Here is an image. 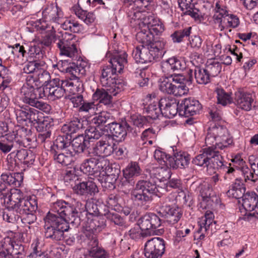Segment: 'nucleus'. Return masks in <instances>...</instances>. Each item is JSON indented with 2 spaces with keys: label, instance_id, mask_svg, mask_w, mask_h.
<instances>
[{
  "label": "nucleus",
  "instance_id": "39448f33",
  "mask_svg": "<svg viewBox=\"0 0 258 258\" xmlns=\"http://www.w3.org/2000/svg\"><path fill=\"white\" fill-rule=\"evenodd\" d=\"M158 189L156 182L152 180L138 181L135 188L131 193V198L138 205H144L157 196Z\"/></svg>",
  "mask_w": 258,
  "mask_h": 258
},
{
  "label": "nucleus",
  "instance_id": "680f3d73",
  "mask_svg": "<svg viewBox=\"0 0 258 258\" xmlns=\"http://www.w3.org/2000/svg\"><path fill=\"white\" fill-rule=\"evenodd\" d=\"M86 136L87 139H98L102 135V132L98 130L95 126H89L85 130Z\"/></svg>",
  "mask_w": 258,
  "mask_h": 258
},
{
  "label": "nucleus",
  "instance_id": "b1692460",
  "mask_svg": "<svg viewBox=\"0 0 258 258\" xmlns=\"http://www.w3.org/2000/svg\"><path fill=\"white\" fill-rule=\"evenodd\" d=\"M83 227L84 230L94 235L99 233L106 227V221L99 217L91 219L89 217L83 222Z\"/></svg>",
  "mask_w": 258,
  "mask_h": 258
},
{
  "label": "nucleus",
  "instance_id": "5701e85b",
  "mask_svg": "<svg viewBox=\"0 0 258 258\" xmlns=\"http://www.w3.org/2000/svg\"><path fill=\"white\" fill-rule=\"evenodd\" d=\"M32 133L30 130L24 126L19 127L15 132L9 134V139L13 141L17 148L25 147L26 141L29 142L31 140L29 136Z\"/></svg>",
  "mask_w": 258,
  "mask_h": 258
},
{
  "label": "nucleus",
  "instance_id": "412c9836",
  "mask_svg": "<svg viewBox=\"0 0 258 258\" xmlns=\"http://www.w3.org/2000/svg\"><path fill=\"white\" fill-rule=\"evenodd\" d=\"M161 67L165 74L170 76L175 72L184 70L186 68V64L183 60L176 57H172L163 62Z\"/></svg>",
  "mask_w": 258,
  "mask_h": 258
},
{
  "label": "nucleus",
  "instance_id": "f8f14e48",
  "mask_svg": "<svg viewBox=\"0 0 258 258\" xmlns=\"http://www.w3.org/2000/svg\"><path fill=\"white\" fill-rule=\"evenodd\" d=\"M164 251V241L160 237L152 238L145 245L144 253L146 258H160Z\"/></svg>",
  "mask_w": 258,
  "mask_h": 258
},
{
  "label": "nucleus",
  "instance_id": "393cba45",
  "mask_svg": "<svg viewBox=\"0 0 258 258\" xmlns=\"http://www.w3.org/2000/svg\"><path fill=\"white\" fill-rule=\"evenodd\" d=\"M57 46L60 50L61 55H66L73 59L75 57L77 58L78 50L76 45L71 40L59 39Z\"/></svg>",
  "mask_w": 258,
  "mask_h": 258
},
{
  "label": "nucleus",
  "instance_id": "338daca9",
  "mask_svg": "<svg viewBox=\"0 0 258 258\" xmlns=\"http://www.w3.org/2000/svg\"><path fill=\"white\" fill-rule=\"evenodd\" d=\"M131 119L133 124L138 127H143L144 125H147L148 123L150 122L148 118L144 116H133Z\"/></svg>",
  "mask_w": 258,
  "mask_h": 258
},
{
  "label": "nucleus",
  "instance_id": "c85d7f7f",
  "mask_svg": "<svg viewBox=\"0 0 258 258\" xmlns=\"http://www.w3.org/2000/svg\"><path fill=\"white\" fill-rule=\"evenodd\" d=\"M86 63L82 60H77L76 62H70L64 70L66 73L72 75V77L78 79L85 75Z\"/></svg>",
  "mask_w": 258,
  "mask_h": 258
},
{
  "label": "nucleus",
  "instance_id": "603ef678",
  "mask_svg": "<svg viewBox=\"0 0 258 258\" xmlns=\"http://www.w3.org/2000/svg\"><path fill=\"white\" fill-rule=\"evenodd\" d=\"M191 27H188L183 29L175 31L171 35V37L174 43H180L183 40L184 38L188 37L191 33Z\"/></svg>",
  "mask_w": 258,
  "mask_h": 258
},
{
  "label": "nucleus",
  "instance_id": "49530a36",
  "mask_svg": "<svg viewBox=\"0 0 258 258\" xmlns=\"http://www.w3.org/2000/svg\"><path fill=\"white\" fill-rule=\"evenodd\" d=\"M28 61V62L25 64L23 69V73L26 74H33V75H34L40 68H42L45 65L44 61L30 59Z\"/></svg>",
  "mask_w": 258,
  "mask_h": 258
},
{
  "label": "nucleus",
  "instance_id": "a878e982",
  "mask_svg": "<svg viewBox=\"0 0 258 258\" xmlns=\"http://www.w3.org/2000/svg\"><path fill=\"white\" fill-rule=\"evenodd\" d=\"M166 166L173 169L177 168L183 169L187 167L189 162V159L185 154L176 153L173 156L168 157V160L165 161Z\"/></svg>",
  "mask_w": 258,
  "mask_h": 258
},
{
  "label": "nucleus",
  "instance_id": "a18cd8bd",
  "mask_svg": "<svg viewBox=\"0 0 258 258\" xmlns=\"http://www.w3.org/2000/svg\"><path fill=\"white\" fill-rule=\"evenodd\" d=\"M74 12L76 16L86 24H90L94 22L96 16L93 13L87 12V10L75 8Z\"/></svg>",
  "mask_w": 258,
  "mask_h": 258
},
{
  "label": "nucleus",
  "instance_id": "c03bdc74",
  "mask_svg": "<svg viewBox=\"0 0 258 258\" xmlns=\"http://www.w3.org/2000/svg\"><path fill=\"white\" fill-rule=\"evenodd\" d=\"M140 168L136 162L130 164L123 170V177L126 179H134L140 174Z\"/></svg>",
  "mask_w": 258,
  "mask_h": 258
},
{
  "label": "nucleus",
  "instance_id": "7c9ffc66",
  "mask_svg": "<svg viewBox=\"0 0 258 258\" xmlns=\"http://www.w3.org/2000/svg\"><path fill=\"white\" fill-rule=\"evenodd\" d=\"M237 106L245 111H249L251 108V103L253 99L251 94L241 92L235 93V98Z\"/></svg>",
  "mask_w": 258,
  "mask_h": 258
},
{
  "label": "nucleus",
  "instance_id": "9b49d317",
  "mask_svg": "<svg viewBox=\"0 0 258 258\" xmlns=\"http://www.w3.org/2000/svg\"><path fill=\"white\" fill-rule=\"evenodd\" d=\"M61 140L67 144L68 147L72 151L75 156L76 154L84 152L90 146V141L83 135H80L72 140V137L69 135L60 136Z\"/></svg>",
  "mask_w": 258,
  "mask_h": 258
},
{
  "label": "nucleus",
  "instance_id": "20e7f679",
  "mask_svg": "<svg viewBox=\"0 0 258 258\" xmlns=\"http://www.w3.org/2000/svg\"><path fill=\"white\" fill-rule=\"evenodd\" d=\"M79 86L74 85V83L68 80H60L59 78L53 79L42 87V96L52 100L60 98L67 92L74 94L75 91H78Z\"/></svg>",
  "mask_w": 258,
  "mask_h": 258
},
{
  "label": "nucleus",
  "instance_id": "c9c22d12",
  "mask_svg": "<svg viewBox=\"0 0 258 258\" xmlns=\"http://www.w3.org/2000/svg\"><path fill=\"white\" fill-rule=\"evenodd\" d=\"M114 120V118L110 113L107 111H102L96 115L92 119L91 122L96 126H105L107 128Z\"/></svg>",
  "mask_w": 258,
  "mask_h": 258
},
{
  "label": "nucleus",
  "instance_id": "e433bc0d",
  "mask_svg": "<svg viewBox=\"0 0 258 258\" xmlns=\"http://www.w3.org/2000/svg\"><path fill=\"white\" fill-rule=\"evenodd\" d=\"M12 53L14 54V60L17 65L23 64L28 60L27 48L19 43L16 44L13 47Z\"/></svg>",
  "mask_w": 258,
  "mask_h": 258
},
{
  "label": "nucleus",
  "instance_id": "a211bd4d",
  "mask_svg": "<svg viewBox=\"0 0 258 258\" xmlns=\"http://www.w3.org/2000/svg\"><path fill=\"white\" fill-rule=\"evenodd\" d=\"M139 226L141 229L148 231L151 235L154 234L155 229L159 228L161 225V220L155 214L149 213L142 217L139 220Z\"/></svg>",
  "mask_w": 258,
  "mask_h": 258
},
{
  "label": "nucleus",
  "instance_id": "2eb2a0df",
  "mask_svg": "<svg viewBox=\"0 0 258 258\" xmlns=\"http://www.w3.org/2000/svg\"><path fill=\"white\" fill-rule=\"evenodd\" d=\"M115 146L111 137L105 135L96 143L93 148L92 153L98 156L107 157L114 152Z\"/></svg>",
  "mask_w": 258,
  "mask_h": 258
},
{
  "label": "nucleus",
  "instance_id": "ea45409f",
  "mask_svg": "<svg viewBox=\"0 0 258 258\" xmlns=\"http://www.w3.org/2000/svg\"><path fill=\"white\" fill-rule=\"evenodd\" d=\"M178 3L184 15H189L195 20L199 19V10L194 8V6L192 4L190 3L183 2L182 0H178Z\"/></svg>",
  "mask_w": 258,
  "mask_h": 258
},
{
  "label": "nucleus",
  "instance_id": "bf43d9fd",
  "mask_svg": "<svg viewBox=\"0 0 258 258\" xmlns=\"http://www.w3.org/2000/svg\"><path fill=\"white\" fill-rule=\"evenodd\" d=\"M200 194L203 201L208 202L211 198L212 189L209 184H201L199 186Z\"/></svg>",
  "mask_w": 258,
  "mask_h": 258
},
{
  "label": "nucleus",
  "instance_id": "2f4dec72",
  "mask_svg": "<svg viewBox=\"0 0 258 258\" xmlns=\"http://www.w3.org/2000/svg\"><path fill=\"white\" fill-rule=\"evenodd\" d=\"M7 199L6 203L8 209L14 210L24 199V197L23 192L20 189L14 188L11 190Z\"/></svg>",
  "mask_w": 258,
  "mask_h": 258
},
{
  "label": "nucleus",
  "instance_id": "3c124183",
  "mask_svg": "<svg viewBox=\"0 0 258 258\" xmlns=\"http://www.w3.org/2000/svg\"><path fill=\"white\" fill-rule=\"evenodd\" d=\"M125 86L124 82L121 79L113 78V80L108 84V87L110 88L109 89L110 93L113 95L115 96L117 94L123 90Z\"/></svg>",
  "mask_w": 258,
  "mask_h": 258
},
{
  "label": "nucleus",
  "instance_id": "e2e57ef3",
  "mask_svg": "<svg viewBox=\"0 0 258 258\" xmlns=\"http://www.w3.org/2000/svg\"><path fill=\"white\" fill-rule=\"evenodd\" d=\"M88 252L90 256L94 258H108L109 257L107 252L99 246L95 249L89 250Z\"/></svg>",
  "mask_w": 258,
  "mask_h": 258
},
{
  "label": "nucleus",
  "instance_id": "de8ad7c7",
  "mask_svg": "<svg viewBox=\"0 0 258 258\" xmlns=\"http://www.w3.org/2000/svg\"><path fill=\"white\" fill-rule=\"evenodd\" d=\"M205 69L211 78L215 77L220 73L222 64L217 61L210 60L207 61Z\"/></svg>",
  "mask_w": 258,
  "mask_h": 258
},
{
  "label": "nucleus",
  "instance_id": "052dcab7",
  "mask_svg": "<svg viewBox=\"0 0 258 258\" xmlns=\"http://www.w3.org/2000/svg\"><path fill=\"white\" fill-rule=\"evenodd\" d=\"M6 140L0 141V150L4 153H7L12 149H18L13 141L9 139V134L6 135Z\"/></svg>",
  "mask_w": 258,
  "mask_h": 258
},
{
  "label": "nucleus",
  "instance_id": "c756f323",
  "mask_svg": "<svg viewBox=\"0 0 258 258\" xmlns=\"http://www.w3.org/2000/svg\"><path fill=\"white\" fill-rule=\"evenodd\" d=\"M37 209V203L35 198L24 199L13 211L21 215L30 212H34Z\"/></svg>",
  "mask_w": 258,
  "mask_h": 258
},
{
  "label": "nucleus",
  "instance_id": "423d86ee",
  "mask_svg": "<svg viewBox=\"0 0 258 258\" xmlns=\"http://www.w3.org/2000/svg\"><path fill=\"white\" fill-rule=\"evenodd\" d=\"M127 54L125 52L114 55L110 59V64L103 67L100 77V82L103 86H108L113 78L116 77V73H121L127 65Z\"/></svg>",
  "mask_w": 258,
  "mask_h": 258
},
{
  "label": "nucleus",
  "instance_id": "dca6fc26",
  "mask_svg": "<svg viewBox=\"0 0 258 258\" xmlns=\"http://www.w3.org/2000/svg\"><path fill=\"white\" fill-rule=\"evenodd\" d=\"M2 246L14 258H25L26 254L24 245L21 242L16 241L9 237L4 239Z\"/></svg>",
  "mask_w": 258,
  "mask_h": 258
},
{
  "label": "nucleus",
  "instance_id": "4468645a",
  "mask_svg": "<svg viewBox=\"0 0 258 258\" xmlns=\"http://www.w3.org/2000/svg\"><path fill=\"white\" fill-rule=\"evenodd\" d=\"M178 104V101L175 98L171 96L162 97L159 101V106L161 109V114L168 118H173L177 112L179 114Z\"/></svg>",
  "mask_w": 258,
  "mask_h": 258
},
{
  "label": "nucleus",
  "instance_id": "6e6552de",
  "mask_svg": "<svg viewBox=\"0 0 258 258\" xmlns=\"http://www.w3.org/2000/svg\"><path fill=\"white\" fill-rule=\"evenodd\" d=\"M20 93V97L23 102L45 112H48L50 110V105L38 100L39 98H44L42 96V87L35 88L27 83L22 87Z\"/></svg>",
  "mask_w": 258,
  "mask_h": 258
},
{
  "label": "nucleus",
  "instance_id": "1a4fd4ad",
  "mask_svg": "<svg viewBox=\"0 0 258 258\" xmlns=\"http://www.w3.org/2000/svg\"><path fill=\"white\" fill-rule=\"evenodd\" d=\"M66 144L61 140L60 136H58L54 141L50 151L54 160L64 166L70 165L75 156Z\"/></svg>",
  "mask_w": 258,
  "mask_h": 258
},
{
  "label": "nucleus",
  "instance_id": "0eeeda50",
  "mask_svg": "<svg viewBox=\"0 0 258 258\" xmlns=\"http://www.w3.org/2000/svg\"><path fill=\"white\" fill-rule=\"evenodd\" d=\"M166 42H155L150 46L141 45L137 46L133 50L132 55L138 63H146L151 62L156 58L163 55L165 51L164 50Z\"/></svg>",
  "mask_w": 258,
  "mask_h": 258
},
{
  "label": "nucleus",
  "instance_id": "4c0bfd02",
  "mask_svg": "<svg viewBox=\"0 0 258 258\" xmlns=\"http://www.w3.org/2000/svg\"><path fill=\"white\" fill-rule=\"evenodd\" d=\"M246 188L240 180L236 179L235 182L232 185L231 188L227 192L229 197L240 199L245 196Z\"/></svg>",
  "mask_w": 258,
  "mask_h": 258
},
{
  "label": "nucleus",
  "instance_id": "aec40b11",
  "mask_svg": "<svg viewBox=\"0 0 258 258\" xmlns=\"http://www.w3.org/2000/svg\"><path fill=\"white\" fill-rule=\"evenodd\" d=\"M202 105L196 100L185 99L179 105V115L189 117L199 113Z\"/></svg>",
  "mask_w": 258,
  "mask_h": 258
},
{
  "label": "nucleus",
  "instance_id": "13d9d810",
  "mask_svg": "<svg viewBox=\"0 0 258 258\" xmlns=\"http://www.w3.org/2000/svg\"><path fill=\"white\" fill-rule=\"evenodd\" d=\"M33 156L32 153L30 151H28L26 149H21L18 150L15 158L20 161H23L25 164L30 163V160L31 161L32 159H30Z\"/></svg>",
  "mask_w": 258,
  "mask_h": 258
},
{
  "label": "nucleus",
  "instance_id": "f3484780",
  "mask_svg": "<svg viewBox=\"0 0 258 258\" xmlns=\"http://www.w3.org/2000/svg\"><path fill=\"white\" fill-rule=\"evenodd\" d=\"M158 214L171 225L177 223L182 216L181 211L178 207H173L167 204L159 208Z\"/></svg>",
  "mask_w": 258,
  "mask_h": 258
},
{
  "label": "nucleus",
  "instance_id": "f257e3e1",
  "mask_svg": "<svg viewBox=\"0 0 258 258\" xmlns=\"http://www.w3.org/2000/svg\"><path fill=\"white\" fill-rule=\"evenodd\" d=\"M81 202H77L71 205L63 201L53 203L52 210L56 214L48 212L44 218V236L53 241L62 239L64 232L69 229V224L78 227L81 223Z\"/></svg>",
  "mask_w": 258,
  "mask_h": 258
},
{
  "label": "nucleus",
  "instance_id": "72a5a7b5",
  "mask_svg": "<svg viewBox=\"0 0 258 258\" xmlns=\"http://www.w3.org/2000/svg\"><path fill=\"white\" fill-rule=\"evenodd\" d=\"M2 181L9 185L19 187L23 180V175L22 173H7L1 175Z\"/></svg>",
  "mask_w": 258,
  "mask_h": 258
},
{
  "label": "nucleus",
  "instance_id": "a19ab883",
  "mask_svg": "<svg viewBox=\"0 0 258 258\" xmlns=\"http://www.w3.org/2000/svg\"><path fill=\"white\" fill-rule=\"evenodd\" d=\"M93 99L94 101H98L99 103L105 105L112 103V97L111 95L103 88L97 89L93 94Z\"/></svg>",
  "mask_w": 258,
  "mask_h": 258
},
{
  "label": "nucleus",
  "instance_id": "9d476101",
  "mask_svg": "<svg viewBox=\"0 0 258 258\" xmlns=\"http://www.w3.org/2000/svg\"><path fill=\"white\" fill-rule=\"evenodd\" d=\"M228 130L226 127L222 125H215L209 128L207 135L205 139L206 143L211 144L214 141L217 140L219 143H216V147L223 149L232 143V140L228 138Z\"/></svg>",
  "mask_w": 258,
  "mask_h": 258
},
{
  "label": "nucleus",
  "instance_id": "ddd939ff",
  "mask_svg": "<svg viewBox=\"0 0 258 258\" xmlns=\"http://www.w3.org/2000/svg\"><path fill=\"white\" fill-rule=\"evenodd\" d=\"M105 170L104 171L103 170L102 172L99 173L97 179L104 188L114 189L120 171L117 169H114V172H112L113 168L109 166L105 167Z\"/></svg>",
  "mask_w": 258,
  "mask_h": 258
},
{
  "label": "nucleus",
  "instance_id": "f03ea898",
  "mask_svg": "<svg viewBox=\"0 0 258 258\" xmlns=\"http://www.w3.org/2000/svg\"><path fill=\"white\" fill-rule=\"evenodd\" d=\"M187 73L186 77L180 73H173L165 77L160 84V90L175 96L186 94L188 91L187 86H190L193 81V71L189 69Z\"/></svg>",
  "mask_w": 258,
  "mask_h": 258
},
{
  "label": "nucleus",
  "instance_id": "bb28decb",
  "mask_svg": "<svg viewBox=\"0 0 258 258\" xmlns=\"http://www.w3.org/2000/svg\"><path fill=\"white\" fill-rule=\"evenodd\" d=\"M86 120L77 117H74L70 122L64 124L61 128L63 132H66V135L71 136L72 134L82 132L85 130Z\"/></svg>",
  "mask_w": 258,
  "mask_h": 258
},
{
  "label": "nucleus",
  "instance_id": "37998d69",
  "mask_svg": "<svg viewBox=\"0 0 258 258\" xmlns=\"http://www.w3.org/2000/svg\"><path fill=\"white\" fill-rule=\"evenodd\" d=\"M195 78L197 82L200 84H206L210 82L211 77L205 68L196 67L194 70Z\"/></svg>",
  "mask_w": 258,
  "mask_h": 258
},
{
  "label": "nucleus",
  "instance_id": "774afa93",
  "mask_svg": "<svg viewBox=\"0 0 258 258\" xmlns=\"http://www.w3.org/2000/svg\"><path fill=\"white\" fill-rule=\"evenodd\" d=\"M107 219L114 223V224L119 226H122L124 223L123 218L116 213L110 212V213H108L107 216Z\"/></svg>",
  "mask_w": 258,
  "mask_h": 258
},
{
  "label": "nucleus",
  "instance_id": "58836bf2",
  "mask_svg": "<svg viewBox=\"0 0 258 258\" xmlns=\"http://www.w3.org/2000/svg\"><path fill=\"white\" fill-rule=\"evenodd\" d=\"M99 203H95L93 202H88L85 205L82 204V206L80 207L81 213H79L81 218V222L83 221V216H87L88 215L95 216L97 217V212H99Z\"/></svg>",
  "mask_w": 258,
  "mask_h": 258
},
{
  "label": "nucleus",
  "instance_id": "09e8293b",
  "mask_svg": "<svg viewBox=\"0 0 258 258\" xmlns=\"http://www.w3.org/2000/svg\"><path fill=\"white\" fill-rule=\"evenodd\" d=\"M43 13L45 16H47L50 20L57 23H59V19L62 17L61 11L57 6L48 7Z\"/></svg>",
  "mask_w": 258,
  "mask_h": 258
},
{
  "label": "nucleus",
  "instance_id": "864d4df0",
  "mask_svg": "<svg viewBox=\"0 0 258 258\" xmlns=\"http://www.w3.org/2000/svg\"><path fill=\"white\" fill-rule=\"evenodd\" d=\"M147 115L146 116L148 118V120L151 121L157 119L159 115L161 114V109L159 106L154 104H150L146 108Z\"/></svg>",
  "mask_w": 258,
  "mask_h": 258
},
{
  "label": "nucleus",
  "instance_id": "79ce46f5",
  "mask_svg": "<svg viewBox=\"0 0 258 258\" xmlns=\"http://www.w3.org/2000/svg\"><path fill=\"white\" fill-rule=\"evenodd\" d=\"M28 60H34L41 61L44 57V53L42 50L41 46L39 44L30 45L27 46Z\"/></svg>",
  "mask_w": 258,
  "mask_h": 258
},
{
  "label": "nucleus",
  "instance_id": "4be33fe9",
  "mask_svg": "<svg viewBox=\"0 0 258 258\" xmlns=\"http://www.w3.org/2000/svg\"><path fill=\"white\" fill-rule=\"evenodd\" d=\"M73 189L75 193L80 196L89 197L94 196L99 190L94 181L88 180L76 183Z\"/></svg>",
  "mask_w": 258,
  "mask_h": 258
},
{
  "label": "nucleus",
  "instance_id": "f704fd0d",
  "mask_svg": "<svg viewBox=\"0 0 258 258\" xmlns=\"http://www.w3.org/2000/svg\"><path fill=\"white\" fill-rule=\"evenodd\" d=\"M242 206L247 211L255 209L258 204V195L253 191H248L242 199Z\"/></svg>",
  "mask_w": 258,
  "mask_h": 258
},
{
  "label": "nucleus",
  "instance_id": "6ab92c4d",
  "mask_svg": "<svg viewBox=\"0 0 258 258\" xmlns=\"http://www.w3.org/2000/svg\"><path fill=\"white\" fill-rule=\"evenodd\" d=\"M125 127L127 130H131V126L126 122L120 124L115 122L114 120L110 125L108 126V128H106L107 131L110 134L107 136H111L112 141L115 140L117 142H120L123 140L126 136Z\"/></svg>",
  "mask_w": 258,
  "mask_h": 258
},
{
  "label": "nucleus",
  "instance_id": "7ed1b4c3",
  "mask_svg": "<svg viewBox=\"0 0 258 258\" xmlns=\"http://www.w3.org/2000/svg\"><path fill=\"white\" fill-rule=\"evenodd\" d=\"M216 147H209L203 149L202 153L197 155L193 163L200 166L206 167L210 173H216V170H224L227 166L224 164L222 156L216 150Z\"/></svg>",
  "mask_w": 258,
  "mask_h": 258
},
{
  "label": "nucleus",
  "instance_id": "6e6d98bb",
  "mask_svg": "<svg viewBox=\"0 0 258 258\" xmlns=\"http://www.w3.org/2000/svg\"><path fill=\"white\" fill-rule=\"evenodd\" d=\"M168 166L157 167L153 169V174L160 180H164L170 177V170Z\"/></svg>",
  "mask_w": 258,
  "mask_h": 258
},
{
  "label": "nucleus",
  "instance_id": "8fccbe9b",
  "mask_svg": "<svg viewBox=\"0 0 258 258\" xmlns=\"http://www.w3.org/2000/svg\"><path fill=\"white\" fill-rule=\"evenodd\" d=\"M215 91L217 95V102L218 104L225 106L232 102L231 93H227L222 88H217Z\"/></svg>",
  "mask_w": 258,
  "mask_h": 258
},
{
  "label": "nucleus",
  "instance_id": "69168bd1",
  "mask_svg": "<svg viewBox=\"0 0 258 258\" xmlns=\"http://www.w3.org/2000/svg\"><path fill=\"white\" fill-rule=\"evenodd\" d=\"M176 201L178 202L182 205L190 206V202L192 200L191 197L189 194H186L183 191H180L176 197Z\"/></svg>",
  "mask_w": 258,
  "mask_h": 258
},
{
  "label": "nucleus",
  "instance_id": "5fc2aeb1",
  "mask_svg": "<svg viewBox=\"0 0 258 258\" xmlns=\"http://www.w3.org/2000/svg\"><path fill=\"white\" fill-rule=\"evenodd\" d=\"M128 235L130 237L135 240L140 239L141 237H147L151 235V233L148 231L142 230L139 226V224L137 226L131 229L128 231Z\"/></svg>",
  "mask_w": 258,
  "mask_h": 258
},
{
  "label": "nucleus",
  "instance_id": "473e14b6",
  "mask_svg": "<svg viewBox=\"0 0 258 258\" xmlns=\"http://www.w3.org/2000/svg\"><path fill=\"white\" fill-rule=\"evenodd\" d=\"M103 163L99 162V160L96 158H90L86 159L84 162L81 165L80 170L85 174L93 175L97 172H95V167L97 166L98 168L101 167L103 169Z\"/></svg>",
  "mask_w": 258,
  "mask_h": 258
},
{
  "label": "nucleus",
  "instance_id": "cd10ccee",
  "mask_svg": "<svg viewBox=\"0 0 258 258\" xmlns=\"http://www.w3.org/2000/svg\"><path fill=\"white\" fill-rule=\"evenodd\" d=\"M136 39L139 42L142 43V45L146 46H150L152 43L158 42H165L164 39L160 37H155L151 34L150 31L147 29H142L136 34Z\"/></svg>",
  "mask_w": 258,
  "mask_h": 258
},
{
  "label": "nucleus",
  "instance_id": "4d7b16f0",
  "mask_svg": "<svg viewBox=\"0 0 258 258\" xmlns=\"http://www.w3.org/2000/svg\"><path fill=\"white\" fill-rule=\"evenodd\" d=\"M33 81H39L40 83H45L48 82L50 78L49 74L48 72L42 68H40L38 71L36 72L34 75L32 76Z\"/></svg>",
  "mask_w": 258,
  "mask_h": 258
},
{
  "label": "nucleus",
  "instance_id": "0e129e2a",
  "mask_svg": "<svg viewBox=\"0 0 258 258\" xmlns=\"http://www.w3.org/2000/svg\"><path fill=\"white\" fill-rule=\"evenodd\" d=\"M16 118L18 122L23 123L28 120V109L18 108L15 110Z\"/></svg>",
  "mask_w": 258,
  "mask_h": 258
}]
</instances>
